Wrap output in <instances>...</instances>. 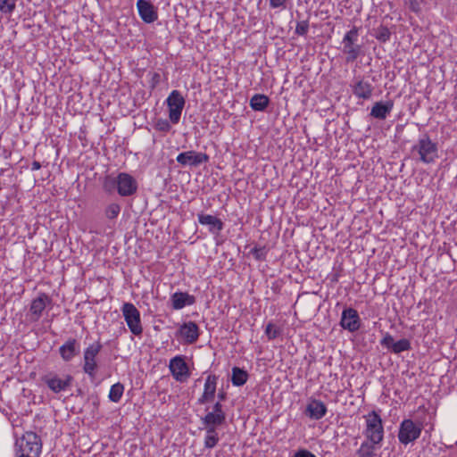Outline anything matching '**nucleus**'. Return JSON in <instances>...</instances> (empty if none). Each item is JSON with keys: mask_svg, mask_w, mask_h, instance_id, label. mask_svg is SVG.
<instances>
[{"mask_svg": "<svg viewBox=\"0 0 457 457\" xmlns=\"http://www.w3.org/2000/svg\"><path fill=\"white\" fill-rule=\"evenodd\" d=\"M18 457H39L42 450L40 437L34 432H26L15 443Z\"/></svg>", "mask_w": 457, "mask_h": 457, "instance_id": "nucleus-1", "label": "nucleus"}, {"mask_svg": "<svg viewBox=\"0 0 457 457\" xmlns=\"http://www.w3.org/2000/svg\"><path fill=\"white\" fill-rule=\"evenodd\" d=\"M363 419L365 420V428L362 434L366 437V440L381 445L385 432L379 413L376 411H371L364 415Z\"/></svg>", "mask_w": 457, "mask_h": 457, "instance_id": "nucleus-2", "label": "nucleus"}, {"mask_svg": "<svg viewBox=\"0 0 457 457\" xmlns=\"http://www.w3.org/2000/svg\"><path fill=\"white\" fill-rule=\"evenodd\" d=\"M411 152L419 155V160L426 164L433 163L438 158L437 144L428 134L422 135L412 146Z\"/></svg>", "mask_w": 457, "mask_h": 457, "instance_id": "nucleus-3", "label": "nucleus"}, {"mask_svg": "<svg viewBox=\"0 0 457 457\" xmlns=\"http://www.w3.org/2000/svg\"><path fill=\"white\" fill-rule=\"evenodd\" d=\"M122 315L130 330L135 336H140L143 332L140 312L131 303H125L121 307Z\"/></svg>", "mask_w": 457, "mask_h": 457, "instance_id": "nucleus-4", "label": "nucleus"}, {"mask_svg": "<svg viewBox=\"0 0 457 457\" xmlns=\"http://www.w3.org/2000/svg\"><path fill=\"white\" fill-rule=\"evenodd\" d=\"M41 380L54 393L58 394L71 387L73 377L70 374H64L60 377L55 372H48L41 378Z\"/></svg>", "mask_w": 457, "mask_h": 457, "instance_id": "nucleus-5", "label": "nucleus"}, {"mask_svg": "<svg viewBox=\"0 0 457 457\" xmlns=\"http://www.w3.org/2000/svg\"><path fill=\"white\" fill-rule=\"evenodd\" d=\"M103 348L102 344L97 341L90 344L84 349L83 359V371L89 377L94 378L97 370L96 357Z\"/></svg>", "mask_w": 457, "mask_h": 457, "instance_id": "nucleus-6", "label": "nucleus"}, {"mask_svg": "<svg viewBox=\"0 0 457 457\" xmlns=\"http://www.w3.org/2000/svg\"><path fill=\"white\" fill-rule=\"evenodd\" d=\"M169 119L172 124L179 123L186 101L179 90H172L166 99Z\"/></svg>", "mask_w": 457, "mask_h": 457, "instance_id": "nucleus-7", "label": "nucleus"}, {"mask_svg": "<svg viewBox=\"0 0 457 457\" xmlns=\"http://www.w3.org/2000/svg\"><path fill=\"white\" fill-rule=\"evenodd\" d=\"M350 87L353 95L357 99L370 100L375 89L373 84L364 76H355L351 84Z\"/></svg>", "mask_w": 457, "mask_h": 457, "instance_id": "nucleus-8", "label": "nucleus"}, {"mask_svg": "<svg viewBox=\"0 0 457 457\" xmlns=\"http://www.w3.org/2000/svg\"><path fill=\"white\" fill-rule=\"evenodd\" d=\"M421 428L417 426L411 420H403L399 427L398 440L401 444L407 445L420 437Z\"/></svg>", "mask_w": 457, "mask_h": 457, "instance_id": "nucleus-9", "label": "nucleus"}, {"mask_svg": "<svg viewBox=\"0 0 457 457\" xmlns=\"http://www.w3.org/2000/svg\"><path fill=\"white\" fill-rule=\"evenodd\" d=\"M169 369L176 381L183 383L190 377V371L183 355H177L170 359Z\"/></svg>", "mask_w": 457, "mask_h": 457, "instance_id": "nucleus-10", "label": "nucleus"}, {"mask_svg": "<svg viewBox=\"0 0 457 457\" xmlns=\"http://www.w3.org/2000/svg\"><path fill=\"white\" fill-rule=\"evenodd\" d=\"M209 159V155L205 153L190 150L179 154L176 161L182 166L197 167L208 162Z\"/></svg>", "mask_w": 457, "mask_h": 457, "instance_id": "nucleus-11", "label": "nucleus"}, {"mask_svg": "<svg viewBox=\"0 0 457 457\" xmlns=\"http://www.w3.org/2000/svg\"><path fill=\"white\" fill-rule=\"evenodd\" d=\"M52 304V299L46 294L40 293L37 297L30 303L29 319L30 321L36 322L43 315L45 309Z\"/></svg>", "mask_w": 457, "mask_h": 457, "instance_id": "nucleus-12", "label": "nucleus"}, {"mask_svg": "<svg viewBox=\"0 0 457 457\" xmlns=\"http://www.w3.org/2000/svg\"><path fill=\"white\" fill-rule=\"evenodd\" d=\"M118 194L120 196L133 195L137 190V182L134 177L126 172L118 174Z\"/></svg>", "mask_w": 457, "mask_h": 457, "instance_id": "nucleus-13", "label": "nucleus"}, {"mask_svg": "<svg viewBox=\"0 0 457 457\" xmlns=\"http://www.w3.org/2000/svg\"><path fill=\"white\" fill-rule=\"evenodd\" d=\"M340 325L349 332H355L361 328V319L353 308H345L341 316Z\"/></svg>", "mask_w": 457, "mask_h": 457, "instance_id": "nucleus-14", "label": "nucleus"}, {"mask_svg": "<svg viewBox=\"0 0 457 457\" xmlns=\"http://www.w3.org/2000/svg\"><path fill=\"white\" fill-rule=\"evenodd\" d=\"M380 345L395 354H398L402 352L409 351L411 348V342L409 339L403 338L395 342L392 335H390L387 332L385 333L383 338L380 340Z\"/></svg>", "mask_w": 457, "mask_h": 457, "instance_id": "nucleus-15", "label": "nucleus"}, {"mask_svg": "<svg viewBox=\"0 0 457 457\" xmlns=\"http://www.w3.org/2000/svg\"><path fill=\"white\" fill-rule=\"evenodd\" d=\"M218 384V377L213 374L208 375L205 379L204 386V392L202 395L198 398V404H205L207 403H211L214 400L216 389Z\"/></svg>", "mask_w": 457, "mask_h": 457, "instance_id": "nucleus-16", "label": "nucleus"}, {"mask_svg": "<svg viewBox=\"0 0 457 457\" xmlns=\"http://www.w3.org/2000/svg\"><path fill=\"white\" fill-rule=\"evenodd\" d=\"M178 335L183 338L186 344H194L199 337V327L194 321L185 322L180 326Z\"/></svg>", "mask_w": 457, "mask_h": 457, "instance_id": "nucleus-17", "label": "nucleus"}, {"mask_svg": "<svg viewBox=\"0 0 457 457\" xmlns=\"http://www.w3.org/2000/svg\"><path fill=\"white\" fill-rule=\"evenodd\" d=\"M328 409L323 402L317 399H310L304 411V414L311 420H319L327 414Z\"/></svg>", "mask_w": 457, "mask_h": 457, "instance_id": "nucleus-18", "label": "nucleus"}, {"mask_svg": "<svg viewBox=\"0 0 457 457\" xmlns=\"http://www.w3.org/2000/svg\"><path fill=\"white\" fill-rule=\"evenodd\" d=\"M137 7L138 14L145 23H152L158 19V14L154 4L148 0H137Z\"/></svg>", "mask_w": 457, "mask_h": 457, "instance_id": "nucleus-19", "label": "nucleus"}, {"mask_svg": "<svg viewBox=\"0 0 457 457\" xmlns=\"http://www.w3.org/2000/svg\"><path fill=\"white\" fill-rule=\"evenodd\" d=\"M197 219L201 225L209 227V232L212 235H219L224 228L222 220L211 214L199 213Z\"/></svg>", "mask_w": 457, "mask_h": 457, "instance_id": "nucleus-20", "label": "nucleus"}, {"mask_svg": "<svg viewBox=\"0 0 457 457\" xmlns=\"http://www.w3.org/2000/svg\"><path fill=\"white\" fill-rule=\"evenodd\" d=\"M393 108V100H388L386 102H376L370 110V115L374 119L383 120L386 119L387 115L392 112Z\"/></svg>", "mask_w": 457, "mask_h": 457, "instance_id": "nucleus-21", "label": "nucleus"}, {"mask_svg": "<svg viewBox=\"0 0 457 457\" xmlns=\"http://www.w3.org/2000/svg\"><path fill=\"white\" fill-rule=\"evenodd\" d=\"M79 353V344L75 338H69L59 348V353L64 361H71Z\"/></svg>", "mask_w": 457, "mask_h": 457, "instance_id": "nucleus-22", "label": "nucleus"}, {"mask_svg": "<svg viewBox=\"0 0 457 457\" xmlns=\"http://www.w3.org/2000/svg\"><path fill=\"white\" fill-rule=\"evenodd\" d=\"M170 301L174 310H180L187 305L194 304L195 298L187 292H175L171 295Z\"/></svg>", "mask_w": 457, "mask_h": 457, "instance_id": "nucleus-23", "label": "nucleus"}, {"mask_svg": "<svg viewBox=\"0 0 457 457\" xmlns=\"http://www.w3.org/2000/svg\"><path fill=\"white\" fill-rule=\"evenodd\" d=\"M381 446L380 444L365 440L356 451L357 457H377L376 451Z\"/></svg>", "mask_w": 457, "mask_h": 457, "instance_id": "nucleus-24", "label": "nucleus"}, {"mask_svg": "<svg viewBox=\"0 0 457 457\" xmlns=\"http://www.w3.org/2000/svg\"><path fill=\"white\" fill-rule=\"evenodd\" d=\"M270 99L267 96L262 94H255L250 99V107L256 112L264 111L269 105Z\"/></svg>", "mask_w": 457, "mask_h": 457, "instance_id": "nucleus-25", "label": "nucleus"}, {"mask_svg": "<svg viewBox=\"0 0 457 457\" xmlns=\"http://www.w3.org/2000/svg\"><path fill=\"white\" fill-rule=\"evenodd\" d=\"M226 420V414H219L208 411L204 417L201 419L203 425L220 426Z\"/></svg>", "mask_w": 457, "mask_h": 457, "instance_id": "nucleus-26", "label": "nucleus"}, {"mask_svg": "<svg viewBox=\"0 0 457 457\" xmlns=\"http://www.w3.org/2000/svg\"><path fill=\"white\" fill-rule=\"evenodd\" d=\"M361 46L358 44L343 45V53L346 54V62H353L361 54Z\"/></svg>", "mask_w": 457, "mask_h": 457, "instance_id": "nucleus-27", "label": "nucleus"}, {"mask_svg": "<svg viewBox=\"0 0 457 457\" xmlns=\"http://www.w3.org/2000/svg\"><path fill=\"white\" fill-rule=\"evenodd\" d=\"M248 379V373L238 367H234L232 369V377L231 382L235 386H241L246 383Z\"/></svg>", "mask_w": 457, "mask_h": 457, "instance_id": "nucleus-28", "label": "nucleus"}, {"mask_svg": "<svg viewBox=\"0 0 457 457\" xmlns=\"http://www.w3.org/2000/svg\"><path fill=\"white\" fill-rule=\"evenodd\" d=\"M123 392L124 386L118 382L111 386L108 397L111 402L119 403L122 397Z\"/></svg>", "mask_w": 457, "mask_h": 457, "instance_id": "nucleus-29", "label": "nucleus"}, {"mask_svg": "<svg viewBox=\"0 0 457 457\" xmlns=\"http://www.w3.org/2000/svg\"><path fill=\"white\" fill-rule=\"evenodd\" d=\"M118 175L116 177L108 175L104 179L103 188L105 192L112 194L115 190L118 192Z\"/></svg>", "mask_w": 457, "mask_h": 457, "instance_id": "nucleus-30", "label": "nucleus"}, {"mask_svg": "<svg viewBox=\"0 0 457 457\" xmlns=\"http://www.w3.org/2000/svg\"><path fill=\"white\" fill-rule=\"evenodd\" d=\"M120 205L116 203L108 204L104 209V215L108 220H115L120 212Z\"/></svg>", "mask_w": 457, "mask_h": 457, "instance_id": "nucleus-31", "label": "nucleus"}, {"mask_svg": "<svg viewBox=\"0 0 457 457\" xmlns=\"http://www.w3.org/2000/svg\"><path fill=\"white\" fill-rule=\"evenodd\" d=\"M17 0H0V12L4 14H12L16 8Z\"/></svg>", "mask_w": 457, "mask_h": 457, "instance_id": "nucleus-32", "label": "nucleus"}, {"mask_svg": "<svg viewBox=\"0 0 457 457\" xmlns=\"http://www.w3.org/2000/svg\"><path fill=\"white\" fill-rule=\"evenodd\" d=\"M391 32L386 26H379L375 31V37L380 42H386L390 39Z\"/></svg>", "mask_w": 457, "mask_h": 457, "instance_id": "nucleus-33", "label": "nucleus"}, {"mask_svg": "<svg viewBox=\"0 0 457 457\" xmlns=\"http://www.w3.org/2000/svg\"><path fill=\"white\" fill-rule=\"evenodd\" d=\"M358 40V29L356 27H353L343 37L342 44L343 45H353L357 44Z\"/></svg>", "mask_w": 457, "mask_h": 457, "instance_id": "nucleus-34", "label": "nucleus"}, {"mask_svg": "<svg viewBox=\"0 0 457 457\" xmlns=\"http://www.w3.org/2000/svg\"><path fill=\"white\" fill-rule=\"evenodd\" d=\"M281 333V329L275 326L273 323L270 322L267 324L265 328V335L269 338V340H273L277 338Z\"/></svg>", "mask_w": 457, "mask_h": 457, "instance_id": "nucleus-35", "label": "nucleus"}, {"mask_svg": "<svg viewBox=\"0 0 457 457\" xmlns=\"http://www.w3.org/2000/svg\"><path fill=\"white\" fill-rule=\"evenodd\" d=\"M250 253L253 254L256 261L262 262L266 260L268 251L265 246H255L251 250Z\"/></svg>", "mask_w": 457, "mask_h": 457, "instance_id": "nucleus-36", "label": "nucleus"}, {"mask_svg": "<svg viewBox=\"0 0 457 457\" xmlns=\"http://www.w3.org/2000/svg\"><path fill=\"white\" fill-rule=\"evenodd\" d=\"M309 30L308 21H302L297 22L295 27V33L299 36H305Z\"/></svg>", "mask_w": 457, "mask_h": 457, "instance_id": "nucleus-37", "label": "nucleus"}, {"mask_svg": "<svg viewBox=\"0 0 457 457\" xmlns=\"http://www.w3.org/2000/svg\"><path fill=\"white\" fill-rule=\"evenodd\" d=\"M149 86L151 89H154L161 82V74L158 72H149Z\"/></svg>", "mask_w": 457, "mask_h": 457, "instance_id": "nucleus-38", "label": "nucleus"}, {"mask_svg": "<svg viewBox=\"0 0 457 457\" xmlns=\"http://www.w3.org/2000/svg\"><path fill=\"white\" fill-rule=\"evenodd\" d=\"M219 436H205L204 447L208 449L213 448L219 442Z\"/></svg>", "mask_w": 457, "mask_h": 457, "instance_id": "nucleus-39", "label": "nucleus"}, {"mask_svg": "<svg viewBox=\"0 0 457 457\" xmlns=\"http://www.w3.org/2000/svg\"><path fill=\"white\" fill-rule=\"evenodd\" d=\"M155 128L157 130L162 132H168L170 130L171 126L167 120L160 119L157 120Z\"/></svg>", "mask_w": 457, "mask_h": 457, "instance_id": "nucleus-40", "label": "nucleus"}, {"mask_svg": "<svg viewBox=\"0 0 457 457\" xmlns=\"http://www.w3.org/2000/svg\"><path fill=\"white\" fill-rule=\"evenodd\" d=\"M408 8L415 13H419L421 10L420 4L417 0H409Z\"/></svg>", "mask_w": 457, "mask_h": 457, "instance_id": "nucleus-41", "label": "nucleus"}, {"mask_svg": "<svg viewBox=\"0 0 457 457\" xmlns=\"http://www.w3.org/2000/svg\"><path fill=\"white\" fill-rule=\"evenodd\" d=\"M287 0H270V6L273 9L285 8Z\"/></svg>", "mask_w": 457, "mask_h": 457, "instance_id": "nucleus-42", "label": "nucleus"}, {"mask_svg": "<svg viewBox=\"0 0 457 457\" xmlns=\"http://www.w3.org/2000/svg\"><path fill=\"white\" fill-rule=\"evenodd\" d=\"M293 457H316L312 453L306 449H300L295 453Z\"/></svg>", "mask_w": 457, "mask_h": 457, "instance_id": "nucleus-43", "label": "nucleus"}, {"mask_svg": "<svg viewBox=\"0 0 457 457\" xmlns=\"http://www.w3.org/2000/svg\"><path fill=\"white\" fill-rule=\"evenodd\" d=\"M204 429L206 430L205 436H218V433L216 431V428L218 426H209V425H204Z\"/></svg>", "mask_w": 457, "mask_h": 457, "instance_id": "nucleus-44", "label": "nucleus"}, {"mask_svg": "<svg viewBox=\"0 0 457 457\" xmlns=\"http://www.w3.org/2000/svg\"><path fill=\"white\" fill-rule=\"evenodd\" d=\"M212 411L219 414H226L222 409V404L220 402H217L214 403Z\"/></svg>", "mask_w": 457, "mask_h": 457, "instance_id": "nucleus-45", "label": "nucleus"}, {"mask_svg": "<svg viewBox=\"0 0 457 457\" xmlns=\"http://www.w3.org/2000/svg\"><path fill=\"white\" fill-rule=\"evenodd\" d=\"M42 167L41 163L37 161H34L32 162L31 170H37Z\"/></svg>", "mask_w": 457, "mask_h": 457, "instance_id": "nucleus-46", "label": "nucleus"}, {"mask_svg": "<svg viewBox=\"0 0 457 457\" xmlns=\"http://www.w3.org/2000/svg\"><path fill=\"white\" fill-rule=\"evenodd\" d=\"M218 398H219V401H218V402H221V401L225 400V393H223V392H222V393H220V394L218 395Z\"/></svg>", "mask_w": 457, "mask_h": 457, "instance_id": "nucleus-47", "label": "nucleus"}]
</instances>
